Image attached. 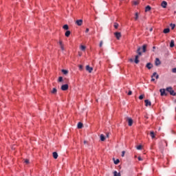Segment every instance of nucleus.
<instances>
[{
  "mask_svg": "<svg viewBox=\"0 0 176 176\" xmlns=\"http://www.w3.org/2000/svg\"><path fill=\"white\" fill-rule=\"evenodd\" d=\"M146 47H148V45L146 44H144L142 45V47H139L137 50V53L138 55H136L135 56V64H138L140 63V60H138L140 56H142V52L145 53L146 52ZM141 50H142V52H141Z\"/></svg>",
  "mask_w": 176,
  "mask_h": 176,
  "instance_id": "1",
  "label": "nucleus"
},
{
  "mask_svg": "<svg viewBox=\"0 0 176 176\" xmlns=\"http://www.w3.org/2000/svg\"><path fill=\"white\" fill-rule=\"evenodd\" d=\"M166 91L170 94V96H176L175 91L173 89V87H168L166 88Z\"/></svg>",
  "mask_w": 176,
  "mask_h": 176,
  "instance_id": "2",
  "label": "nucleus"
},
{
  "mask_svg": "<svg viewBox=\"0 0 176 176\" xmlns=\"http://www.w3.org/2000/svg\"><path fill=\"white\" fill-rule=\"evenodd\" d=\"M114 35L118 40L120 39V38L122 37V34L119 32H115Z\"/></svg>",
  "mask_w": 176,
  "mask_h": 176,
  "instance_id": "3",
  "label": "nucleus"
},
{
  "mask_svg": "<svg viewBox=\"0 0 176 176\" xmlns=\"http://www.w3.org/2000/svg\"><path fill=\"white\" fill-rule=\"evenodd\" d=\"M126 121L128 122V125L129 126H133V119H131V118H127Z\"/></svg>",
  "mask_w": 176,
  "mask_h": 176,
  "instance_id": "4",
  "label": "nucleus"
},
{
  "mask_svg": "<svg viewBox=\"0 0 176 176\" xmlns=\"http://www.w3.org/2000/svg\"><path fill=\"white\" fill-rule=\"evenodd\" d=\"M69 86L67 84H65V85H63L61 86V90H63V91H67V89H68Z\"/></svg>",
  "mask_w": 176,
  "mask_h": 176,
  "instance_id": "5",
  "label": "nucleus"
},
{
  "mask_svg": "<svg viewBox=\"0 0 176 176\" xmlns=\"http://www.w3.org/2000/svg\"><path fill=\"white\" fill-rule=\"evenodd\" d=\"M161 6L162 8H163L164 9H166V8H167V3L166 1H163L161 3Z\"/></svg>",
  "mask_w": 176,
  "mask_h": 176,
  "instance_id": "6",
  "label": "nucleus"
},
{
  "mask_svg": "<svg viewBox=\"0 0 176 176\" xmlns=\"http://www.w3.org/2000/svg\"><path fill=\"white\" fill-rule=\"evenodd\" d=\"M160 91L161 93V96H167V94H166V89H160Z\"/></svg>",
  "mask_w": 176,
  "mask_h": 176,
  "instance_id": "7",
  "label": "nucleus"
},
{
  "mask_svg": "<svg viewBox=\"0 0 176 176\" xmlns=\"http://www.w3.org/2000/svg\"><path fill=\"white\" fill-rule=\"evenodd\" d=\"M144 102L146 107H151L152 105V103L151 102V101H149V100H145Z\"/></svg>",
  "mask_w": 176,
  "mask_h": 176,
  "instance_id": "8",
  "label": "nucleus"
},
{
  "mask_svg": "<svg viewBox=\"0 0 176 176\" xmlns=\"http://www.w3.org/2000/svg\"><path fill=\"white\" fill-rule=\"evenodd\" d=\"M76 23L77 24V25L80 26V25H82V24H83V20H82V19L77 20L76 21Z\"/></svg>",
  "mask_w": 176,
  "mask_h": 176,
  "instance_id": "9",
  "label": "nucleus"
},
{
  "mask_svg": "<svg viewBox=\"0 0 176 176\" xmlns=\"http://www.w3.org/2000/svg\"><path fill=\"white\" fill-rule=\"evenodd\" d=\"M86 69H87V71H88V72H89V74H91V72H92V71H93V67H91L89 65H87Z\"/></svg>",
  "mask_w": 176,
  "mask_h": 176,
  "instance_id": "10",
  "label": "nucleus"
},
{
  "mask_svg": "<svg viewBox=\"0 0 176 176\" xmlns=\"http://www.w3.org/2000/svg\"><path fill=\"white\" fill-rule=\"evenodd\" d=\"M151 78H155V79H159V74L157 72H154L151 76Z\"/></svg>",
  "mask_w": 176,
  "mask_h": 176,
  "instance_id": "11",
  "label": "nucleus"
},
{
  "mask_svg": "<svg viewBox=\"0 0 176 176\" xmlns=\"http://www.w3.org/2000/svg\"><path fill=\"white\" fill-rule=\"evenodd\" d=\"M161 62L159 58H155V65L157 67L158 65H160Z\"/></svg>",
  "mask_w": 176,
  "mask_h": 176,
  "instance_id": "12",
  "label": "nucleus"
},
{
  "mask_svg": "<svg viewBox=\"0 0 176 176\" xmlns=\"http://www.w3.org/2000/svg\"><path fill=\"white\" fill-rule=\"evenodd\" d=\"M174 46H175V43L174 40H171L170 43V47H174Z\"/></svg>",
  "mask_w": 176,
  "mask_h": 176,
  "instance_id": "13",
  "label": "nucleus"
},
{
  "mask_svg": "<svg viewBox=\"0 0 176 176\" xmlns=\"http://www.w3.org/2000/svg\"><path fill=\"white\" fill-rule=\"evenodd\" d=\"M151 9H152V8L150 6H147L145 8V12H150Z\"/></svg>",
  "mask_w": 176,
  "mask_h": 176,
  "instance_id": "14",
  "label": "nucleus"
},
{
  "mask_svg": "<svg viewBox=\"0 0 176 176\" xmlns=\"http://www.w3.org/2000/svg\"><path fill=\"white\" fill-rule=\"evenodd\" d=\"M53 157L54 159H57V157H58V154L57 153V152L53 153Z\"/></svg>",
  "mask_w": 176,
  "mask_h": 176,
  "instance_id": "15",
  "label": "nucleus"
},
{
  "mask_svg": "<svg viewBox=\"0 0 176 176\" xmlns=\"http://www.w3.org/2000/svg\"><path fill=\"white\" fill-rule=\"evenodd\" d=\"M163 32L164 34H168V32H170V28H165Z\"/></svg>",
  "mask_w": 176,
  "mask_h": 176,
  "instance_id": "16",
  "label": "nucleus"
},
{
  "mask_svg": "<svg viewBox=\"0 0 176 176\" xmlns=\"http://www.w3.org/2000/svg\"><path fill=\"white\" fill-rule=\"evenodd\" d=\"M65 36H67L68 38V36H69V35H71V31L67 30L66 31V32L65 33Z\"/></svg>",
  "mask_w": 176,
  "mask_h": 176,
  "instance_id": "17",
  "label": "nucleus"
},
{
  "mask_svg": "<svg viewBox=\"0 0 176 176\" xmlns=\"http://www.w3.org/2000/svg\"><path fill=\"white\" fill-rule=\"evenodd\" d=\"M51 93H52V94H57V89L53 88Z\"/></svg>",
  "mask_w": 176,
  "mask_h": 176,
  "instance_id": "18",
  "label": "nucleus"
},
{
  "mask_svg": "<svg viewBox=\"0 0 176 176\" xmlns=\"http://www.w3.org/2000/svg\"><path fill=\"white\" fill-rule=\"evenodd\" d=\"M146 68H148V69H151L152 68V64H151V63H148L146 64Z\"/></svg>",
  "mask_w": 176,
  "mask_h": 176,
  "instance_id": "19",
  "label": "nucleus"
},
{
  "mask_svg": "<svg viewBox=\"0 0 176 176\" xmlns=\"http://www.w3.org/2000/svg\"><path fill=\"white\" fill-rule=\"evenodd\" d=\"M77 127L78 129H82V127H83V124L82 122H78Z\"/></svg>",
  "mask_w": 176,
  "mask_h": 176,
  "instance_id": "20",
  "label": "nucleus"
},
{
  "mask_svg": "<svg viewBox=\"0 0 176 176\" xmlns=\"http://www.w3.org/2000/svg\"><path fill=\"white\" fill-rule=\"evenodd\" d=\"M113 175H114V176H122V175H120V173H118V171H116V170H115V171L113 172Z\"/></svg>",
  "mask_w": 176,
  "mask_h": 176,
  "instance_id": "21",
  "label": "nucleus"
},
{
  "mask_svg": "<svg viewBox=\"0 0 176 176\" xmlns=\"http://www.w3.org/2000/svg\"><path fill=\"white\" fill-rule=\"evenodd\" d=\"M114 160V164H119V163H120V160H119V159H117L116 160H115V158H113Z\"/></svg>",
  "mask_w": 176,
  "mask_h": 176,
  "instance_id": "22",
  "label": "nucleus"
},
{
  "mask_svg": "<svg viewBox=\"0 0 176 176\" xmlns=\"http://www.w3.org/2000/svg\"><path fill=\"white\" fill-rule=\"evenodd\" d=\"M150 135H151V138H153V139L155 138V132L151 131Z\"/></svg>",
  "mask_w": 176,
  "mask_h": 176,
  "instance_id": "23",
  "label": "nucleus"
},
{
  "mask_svg": "<svg viewBox=\"0 0 176 176\" xmlns=\"http://www.w3.org/2000/svg\"><path fill=\"white\" fill-rule=\"evenodd\" d=\"M100 140L105 141V136L102 134L100 135Z\"/></svg>",
  "mask_w": 176,
  "mask_h": 176,
  "instance_id": "24",
  "label": "nucleus"
},
{
  "mask_svg": "<svg viewBox=\"0 0 176 176\" xmlns=\"http://www.w3.org/2000/svg\"><path fill=\"white\" fill-rule=\"evenodd\" d=\"M80 50L82 51V52H85L86 50V46L85 45H81L80 46Z\"/></svg>",
  "mask_w": 176,
  "mask_h": 176,
  "instance_id": "25",
  "label": "nucleus"
},
{
  "mask_svg": "<svg viewBox=\"0 0 176 176\" xmlns=\"http://www.w3.org/2000/svg\"><path fill=\"white\" fill-rule=\"evenodd\" d=\"M62 72L64 74V75H67V74H68V71L66 69H62Z\"/></svg>",
  "mask_w": 176,
  "mask_h": 176,
  "instance_id": "26",
  "label": "nucleus"
},
{
  "mask_svg": "<svg viewBox=\"0 0 176 176\" xmlns=\"http://www.w3.org/2000/svg\"><path fill=\"white\" fill-rule=\"evenodd\" d=\"M170 26L171 27V30H174L175 28V24L170 23Z\"/></svg>",
  "mask_w": 176,
  "mask_h": 176,
  "instance_id": "27",
  "label": "nucleus"
},
{
  "mask_svg": "<svg viewBox=\"0 0 176 176\" xmlns=\"http://www.w3.org/2000/svg\"><path fill=\"white\" fill-rule=\"evenodd\" d=\"M137 149H138V151H141V150L142 149V145H138V146H137Z\"/></svg>",
  "mask_w": 176,
  "mask_h": 176,
  "instance_id": "28",
  "label": "nucleus"
},
{
  "mask_svg": "<svg viewBox=\"0 0 176 176\" xmlns=\"http://www.w3.org/2000/svg\"><path fill=\"white\" fill-rule=\"evenodd\" d=\"M135 20H138V12L135 14Z\"/></svg>",
  "mask_w": 176,
  "mask_h": 176,
  "instance_id": "29",
  "label": "nucleus"
},
{
  "mask_svg": "<svg viewBox=\"0 0 176 176\" xmlns=\"http://www.w3.org/2000/svg\"><path fill=\"white\" fill-rule=\"evenodd\" d=\"M63 28V30H68V28H69L68 25H64Z\"/></svg>",
  "mask_w": 176,
  "mask_h": 176,
  "instance_id": "30",
  "label": "nucleus"
},
{
  "mask_svg": "<svg viewBox=\"0 0 176 176\" xmlns=\"http://www.w3.org/2000/svg\"><path fill=\"white\" fill-rule=\"evenodd\" d=\"M118 27H119V24H118V23H114V28L118 29Z\"/></svg>",
  "mask_w": 176,
  "mask_h": 176,
  "instance_id": "31",
  "label": "nucleus"
},
{
  "mask_svg": "<svg viewBox=\"0 0 176 176\" xmlns=\"http://www.w3.org/2000/svg\"><path fill=\"white\" fill-rule=\"evenodd\" d=\"M144 99V95H140L139 96V100H143Z\"/></svg>",
  "mask_w": 176,
  "mask_h": 176,
  "instance_id": "32",
  "label": "nucleus"
},
{
  "mask_svg": "<svg viewBox=\"0 0 176 176\" xmlns=\"http://www.w3.org/2000/svg\"><path fill=\"white\" fill-rule=\"evenodd\" d=\"M172 72H173V74H176V67L172 69Z\"/></svg>",
  "mask_w": 176,
  "mask_h": 176,
  "instance_id": "33",
  "label": "nucleus"
},
{
  "mask_svg": "<svg viewBox=\"0 0 176 176\" xmlns=\"http://www.w3.org/2000/svg\"><path fill=\"white\" fill-rule=\"evenodd\" d=\"M58 82H63V77L62 76H60L58 78Z\"/></svg>",
  "mask_w": 176,
  "mask_h": 176,
  "instance_id": "34",
  "label": "nucleus"
},
{
  "mask_svg": "<svg viewBox=\"0 0 176 176\" xmlns=\"http://www.w3.org/2000/svg\"><path fill=\"white\" fill-rule=\"evenodd\" d=\"M125 153H126V151H122V157H124V155H125Z\"/></svg>",
  "mask_w": 176,
  "mask_h": 176,
  "instance_id": "35",
  "label": "nucleus"
},
{
  "mask_svg": "<svg viewBox=\"0 0 176 176\" xmlns=\"http://www.w3.org/2000/svg\"><path fill=\"white\" fill-rule=\"evenodd\" d=\"M132 94H133V91H129L128 92V96H131Z\"/></svg>",
  "mask_w": 176,
  "mask_h": 176,
  "instance_id": "36",
  "label": "nucleus"
},
{
  "mask_svg": "<svg viewBox=\"0 0 176 176\" xmlns=\"http://www.w3.org/2000/svg\"><path fill=\"white\" fill-rule=\"evenodd\" d=\"M133 5H135V6L138 5V1H133Z\"/></svg>",
  "mask_w": 176,
  "mask_h": 176,
  "instance_id": "37",
  "label": "nucleus"
},
{
  "mask_svg": "<svg viewBox=\"0 0 176 176\" xmlns=\"http://www.w3.org/2000/svg\"><path fill=\"white\" fill-rule=\"evenodd\" d=\"M25 163L26 164H28L30 163V160H25Z\"/></svg>",
  "mask_w": 176,
  "mask_h": 176,
  "instance_id": "38",
  "label": "nucleus"
},
{
  "mask_svg": "<svg viewBox=\"0 0 176 176\" xmlns=\"http://www.w3.org/2000/svg\"><path fill=\"white\" fill-rule=\"evenodd\" d=\"M102 41H100V44H99V46H100V47H102Z\"/></svg>",
  "mask_w": 176,
  "mask_h": 176,
  "instance_id": "39",
  "label": "nucleus"
},
{
  "mask_svg": "<svg viewBox=\"0 0 176 176\" xmlns=\"http://www.w3.org/2000/svg\"><path fill=\"white\" fill-rule=\"evenodd\" d=\"M138 160H139L140 162L142 161V157H138Z\"/></svg>",
  "mask_w": 176,
  "mask_h": 176,
  "instance_id": "40",
  "label": "nucleus"
},
{
  "mask_svg": "<svg viewBox=\"0 0 176 176\" xmlns=\"http://www.w3.org/2000/svg\"><path fill=\"white\" fill-rule=\"evenodd\" d=\"M59 45H60V46H63V41H59Z\"/></svg>",
  "mask_w": 176,
  "mask_h": 176,
  "instance_id": "41",
  "label": "nucleus"
},
{
  "mask_svg": "<svg viewBox=\"0 0 176 176\" xmlns=\"http://www.w3.org/2000/svg\"><path fill=\"white\" fill-rule=\"evenodd\" d=\"M61 50H64V45H60Z\"/></svg>",
  "mask_w": 176,
  "mask_h": 176,
  "instance_id": "42",
  "label": "nucleus"
},
{
  "mask_svg": "<svg viewBox=\"0 0 176 176\" xmlns=\"http://www.w3.org/2000/svg\"><path fill=\"white\" fill-rule=\"evenodd\" d=\"M79 68H80V69H83V66H82V65H80L79 66Z\"/></svg>",
  "mask_w": 176,
  "mask_h": 176,
  "instance_id": "43",
  "label": "nucleus"
},
{
  "mask_svg": "<svg viewBox=\"0 0 176 176\" xmlns=\"http://www.w3.org/2000/svg\"><path fill=\"white\" fill-rule=\"evenodd\" d=\"M153 78L154 77H151V82H155V79Z\"/></svg>",
  "mask_w": 176,
  "mask_h": 176,
  "instance_id": "44",
  "label": "nucleus"
},
{
  "mask_svg": "<svg viewBox=\"0 0 176 176\" xmlns=\"http://www.w3.org/2000/svg\"><path fill=\"white\" fill-rule=\"evenodd\" d=\"M153 52H155V49H156V47H155V46H153Z\"/></svg>",
  "mask_w": 176,
  "mask_h": 176,
  "instance_id": "45",
  "label": "nucleus"
},
{
  "mask_svg": "<svg viewBox=\"0 0 176 176\" xmlns=\"http://www.w3.org/2000/svg\"><path fill=\"white\" fill-rule=\"evenodd\" d=\"M85 32H86V33L89 32V28H87V29H86Z\"/></svg>",
  "mask_w": 176,
  "mask_h": 176,
  "instance_id": "46",
  "label": "nucleus"
},
{
  "mask_svg": "<svg viewBox=\"0 0 176 176\" xmlns=\"http://www.w3.org/2000/svg\"><path fill=\"white\" fill-rule=\"evenodd\" d=\"M152 30H153V29L151 28V29L150 30V31H152Z\"/></svg>",
  "mask_w": 176,
  "mask_h": 176,
  "instance_id": "47",
  "label": "nucleus"
}]
</instances>
